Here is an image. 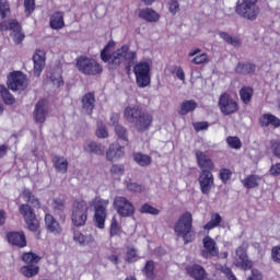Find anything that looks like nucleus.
I'll return each mask as SVG.
<instances>
[{"mask_svg": "<svg viewBox=\"0 0 280 280\" xmlns=\"http://www.w3.org/2000/svg\"><path fill=\"white\" fill-rule=\"evenodd\" d=\"M109 47V45H106L101 51V60L108 62L110 69H118V67L124 65L125 71L130 73L132 67H135V62H137V51L130 50L128 45H124L110 55L108 54Z\"/></svg>", "mask_w": 280, "mask_h": 280, "instance_id": "nucleus-1", "label": "nucleus"}, {"mask_svg": "<svg viewBox=\"0 0 280 280\" xmlns=\"http://www.w3.org/2000/svg\"><path fill=\"white\" fill-rule=\"evenodd\" d=\"M194 228V218L191 212L183 213L175 223L174 232L177 237H183L185 244L194 242L196 233L191 230Z\"/></svg>", "mask_w": 280, "mask_h": 280, "instance_id": "nucleus-2", "label": "nucleus"}, {"mask_svg": "<svg viewBox=\"0 0 280 280\" xmlns=\"http://www.w3.org/2000/svg\"><path fill=\"white\" fill-rule=\"evenodd\" d=\"M258 0H238L235 5V13L246 21H257L259 16Z\"/></svg>", "mask_w": 280, "mask_h": 280, "instance_id": "nucleus-3", "label": "nucleus"}, {"mask_svg": "<svg viewBox=\"0 0 280 280\" xmlns=\"http://www.w3.org/2000/svg\"><path fill=\"white\" fill-rule=\"evenodd\" d=\"M110 201L108 199H102L101 197H95L90 206L94 208V224L97 229H105L106 218L108 215L106 209Z\"/></svg>", "mask_w": 280, "mask_h": 280, "instance_id": "nucleus-4", "label": "nucleus"}, {"mask_svg": "<svg viewBox=\"0 0 280 280\" xmlns=\"http://www.w3.org/2000/svg\"><path fill=\"white\" fill-rule=\"evenodd\" d=\"M75 67L80 73H83V75H100L102 71H104L102 65H100L97 60L86 56L77 58Z\"/></svg>", "mask_w": 280, "mask_h": 280, "instance_id": "nucleus-5", "label": "nucleus"}, {"mask_svg": "<svg viewBox=\"0 0 280 280\" xmlns=\"http://www.w3.org/2000/svg\"><path fill=\"white\" fill-rule=\"evenodd\" d=\"M89 218V203L86 201H75L72 206L71 220L74 226H84Z\"/></svg>", "mask_w": 280, "mask_h": 280, "instance_id": "nucleus-6", "label": "nucleus"}, {"mask_svg": "<svg viewBox=\"0 0 280 280\" xmlns=\"http://www.w3.org/2000/svg\"><path fill=\"white\" fill-rule=\"evenodd\" d=\"M133 73L136 77V83L139 89H145L150 86V62L139 61L133 66Z\"/></svg>", "mask_w": 280, "mask_h": 280, "instance_id": "nucleus-7", "label": "nucleus"}, {"mask_svg": "<svg viewBox=\"0 0 280 280\" xmlns=\"http://www.w3.org/2000/svg\"><path fill=\"white\" fill-rule=\"evenodd\" d=\"M113 207L120 218L135 215V205L124 196H116L113 201Z\"/></svg>", "mask_w": 280, "mask_h": 280, "instance_id": "nucleus-8", "label": "nucleus"}, {"mask_svg": "<svg viewBox=\"0 0 280 280\" xmlns=\"http://www.w3.org/2000/svg\"><path fill=\"white\" fill-rule=\"evenodd\" d=\"M20 213L21 215H23L28 231H33V232L38 231V226H40V223L36 218V212H34L30 203H22L20 206Z\"/></svg>", "mask_w": 280, "mask_h": 280, "instance_id": "nucleus-9", "label": "nucleus"}, {"mask_svg": "<svg viewBox=\"0 0 280 280\" xmlns=\"http://www.w3.org/2000/svg\"><path fill=\"white\" fill-rule=\"evenodd\" d=\"M218 106L222 113V115L229 116L235 114L238 110L240 106L237 102L231 97L228 93H224L220 96Z\"/></svg>", "mask_w": 280, "mask_h": 280, "instance_id": "nucleus-10", "label": "nucleus"}, {"mask_svg": "<svg viewBox=\"0 0 280 280\" xmlns=\"http://www.w3.org/2000/svg\"><path fill=\"white\" fill-rule=\"evenodd\" d=\"M203 249L201 250V257L209 259V257H218L220 255V248L218 243L211 236L202 238Z\"/></svg>", "mask_w": 280, "mask_h": 280, "instance_id": "nucleus-11", "label": "nucleus"}, {"mask_svg": "<svg viewBox=\"0 0 280 280\" xmlns=\"http://www.w3.org/2000/svg\"><path fill=\"white\" fill-rule=\"evenodd\" d=\"M2 30H10L11 31V37L13 38V42L15 45H21L23 43V39L25 38V34L21 32V25L18 21L11 20L9 23L3 22L1 24Z\"/></svg>", "mask_w": 280, "mask_h": 280, "instance_id": "nucleus-12", "label": "nucleus"}, {"mask_svg": "<svg viewBox=\"0 0 280 280\" xmlns=\"http://www.w3.org/2000/svg\"><path fill=\"white\" fill-rule=\"evenodd\" d=\"M198 182L200 185L201 194H203L205 196H209L214 185L213 173H211V171L208 170L201 171Z\"/></svg>", "mask_w": 280, "mask_h": 280, "instance_id": "nucleus-13", "label": "nucleus"}, {"mask_svg": "<svg viewBox=\"0 0 280 280\" xmlns=\"http://www.w3.org/2000/svg\"><path fill=\"white\" fill-rule=\"evenodd\" d=\"M8 88L11 91H25V89H27V79L25 78V74L21 72L12 73L8 82Z\"/></svg>", "mask_w": 280, "mask_h": 280, "instance_id": "nucleus-14", "label": "nucleus"}, {"mask_svg": "<svg viewBox=\"0 0 280 280\" xmlns=\"http://www.w3.org/2000/svg\"><path fill=\"white\" fill-rule=\"evenodd\" d=\"M47 115H49V107L47 106V101H38L33 112V117L36 124H45V121H47Z\"/></svg>", "mask_w": 280, "mask_h": 280, "instance_id": "nucleus-15", "label": "nucleus"}, {"mask_svg": "<svg viewBox=\"0 0 280 280\" xmlns=\"http://www.w3.org/2000/svg\"><path fill=\"white\" fill-rule=\"evenodd\" d=\"M154 118L151 116L148 112H142L138 119L133 122V127L137 130V132H145L147 130H150L152 127V121Z\"/></svg>", "mask_w": 280, "mask_h": 280, "instance_id": "nucleus-16", "label": "nucleus"}, {"mask_svg": "<svg viewBox=\"0 0 280 280\" xmlns=\"http://www.w3.org/2000/svg\"><path fill=\"white\" fill-rule=\"evenodd\" d=\"M235 265L242 270H250L253 268V261L248 259V254L244 247H238L236 249Z\"/></svg>", "mask_w": 280, "mask_h": 280, "instance_id": "nucleus-17", "label": "nucleus"}, {"mask_svg": "<svg viewBox=\"0 0 280 280\" xmlns=\"http://www.w3.org/2000/svg\"><path fill=\"white\" fill-rule=\"evenodd\" d=\"M72 240L78 246H91V244L95 243V236L92 234H84L75 229H72Z\"/></svg>", "mask_w": 280, "mask_h": 280, "instance_id": "nucleus-18", "label": "nucleus"}, {"mask_svg": "<svg viewBox=\"0 0 280 280\" xmlns=\"http://www.w3.org/2000/svg\"><path fill=\"white\" fill-rule=\"evenodd\" d=\"M195 156L197 159V165L200 167L201 172H205V170L211 172L213 167H215L213 160H211L207 153L202 151H196Z\"/></svg>", "mask_w": 280, "mask_h": 280, "instance_id": "nucleus-19", "label": "nucleus"}, {"mask_svg": "<svg viewBox=\"0 0 280 280\" xmlns=\"http://www.w3.org/2000/svg\"><path fill=\"white\" fill-rule=\"evenodd\" d=\"M81 112L83 115H93L95 108V94L93 92L86 93L81 100Z\"/></svg>", "mask_w": 280, "mask_h": 280, "instance_id": "nucleus-20", "label": "nucleus"}, {"mask_svg": "<svg viewBox=\"0 0 280 280\" xmlns=\"http://www.w3.org/2000/svg\"><path fill=\"white\" fill-rule=\"evenodd\" d=\"M124 147L119 143H112L106 151V159L108 161L115 162L119 159H124L125 155Z\"/></svg>", "mask_w": 280, "mask_h": 280, "instance_id": "nucleus-21", "label": "nucleus"}, {"mask_svg": "<svg viewBox=\"0 0 280 280\" xmlns=\"http://www.w3.org/2000/svg\"><path fill=\"white\" fill-rule=\"evenodd\" d=\"M7 240L12 246H18L19 248H25L27 246V240L25 238V233L23 232H9L7 234Z\"/></svg>", "mask_w": 280, "mask_h": 280, "instance_id": "nucleus-22", "label": "nucleus"}, {"mask_svg": "<svg viewBox=\"0 0 280 280\" xmlns=\"http://www.w3.org/2000/svg\"><path fill=\"white\" fill-rule=\"evenodd\" d=\"M83 150L89 154H97L98 156H102L106 152V147L93 140H88L83 144Z\"/></svg>", "mask_w": 280, "mask_h": 280, "instance_id": "nucleus-23", "label": "nucleus"}, {"mask_svg": "<svg viewBox=\"0 0 280 280\" xmlns=\"http://www.w3.org/2000/svg\"><path fill=\"white\" fill-rule=\"evenodd\" d=\"M142 113L143 110L139 105H132L125 108L124 117L129 124H135Z\"/></svg>", "mask_w": 280, "mask_h": 280, "instance_id": "nucleus-24", "label": "nucleus"}, {"mask_svg": "<svg viewBox=\"0 0 280 280\" xmlns=\"http://www.w3.org/2000/svg\"><path fill=\"white\" fill-rule=\"evenodd\" d=\"M34 62V75L37 78L43 73V69H45V52L43 50H37L33 56Z\"/></svg>", "mask_w": 280, "mask_h": 280, "instance_id": "nucleus-25", "label": "nucleus"}, {"mask_svg": "<svg viewBox=\"0 0 280 280\" xmlns=\"http://www.w3.org/2000/svg\"><path fill=\"white\" fill-rule=\"evenodd\" d=\"M259 125L261 126V128H268V126L279 128L280 119L272 114H264L259 117Z\"/></svg>", "mask_w": 280, "mask_h": 280, "instance_id": "nucleus-26", "label": "nucleus"}, {"mask_svg": "<svg viewBox=\"0 0 280 280\" xmlns=\"http://www.w3.org/2000/svg\"><path fill=\"white\" fill-rule=\"evenodd\" d=\"M138 16L148 23H156L161 19V15L150 8L141 9Z\"/></svg>", "mask_w": 280, "mask_h": 280, "instance_id": "nucleus-27", "label": "nucleus"}, {"mask_svg": "<svg viewBox=\"0 0 280 280\" xmlns=\"http://www.w3.org/2000/svg\"><path fill=\"white\" fill-rule=\"evenodd\" d=\"M45 224L47 231L49 233H54L55 235H60L62 233V228H60V223L57 222V220L51 214L45 215Z\"/></svg>", "mask_w": 280, "mask_h": 280, "instance_id": "nucleus-28", "label": "nucleus"}, {"mask_svg": "<svg viewBox=\"0 0 280 280\" xmlns=\"http://www.w3.org/2000/svg\"><path fill=\"white\" fill-rule=\"evenodd\" d=\"M187 272L192 279L196 280H206L207 279V271L200 265H192L187 268Z\"/></svg>", "mask_w": 280, "mask_h": 280, "instance_id": "nucleus-29", "label": "nucleus"}, {"mask_svg": "<svg viewBox=\"0 0 280 280\" xmlns=\"http://www.w3.org/2000/svg\"><path fill=\"white\" fill-rule=\"evenodd\" d=\"M52 165L59 174H67V170H69V161L63 156L55 155L52 158Z\"/></svg>", "mask_w": 280, "mask_h": 280, "instance_id": "nucleus-30", "label": "nucleus"}, {"mask_svg": "<svg viewBox=\"0 0 280 280\" xmlns=\"http://www.w3.org/2000/svg\"><path fill=\"white\" fill-rule=\"evenodd\" d=\"M51 30H62L65 27V13L57 11L50 16Z\"/></svg>", "mask_w": 280, "mask_h": 280, "instance_id": "nucleus-31", "label": "nucleus"}, {"mask_svg": "<svg viewBox=\"0 0 280 280\" xmlns=\"http://www.w3.org/2000/svg\"><path fill=\"white\" fill-rule=\"evenodd\" d=\"M200 51H202L200 48H196L195 50H190L188 52L189 58H194L195 56V58L191 60L192 65H205V62L209 60V56L207 55V52L200 54Z\"/></svg>", "mask_w": 280, "mask_h": 280, "instance_id": "nucleus-32", "label": "nucleus"}, {"mask_svg": "<svg viewBox=\"0 0 280 280\" xmlns=\"http://www.w3.org/2000/svg\"><path fill=\"white\" fill-rule=\"evenodd\" d=\"M198 108V103L194 100H186L180 103L178 115H189V113H194V110Z\"/></svg>", "mask_w": 280, "mask_h": 280, "instance_id": "nucleus-33", "label": "nucleus"}, {"mask_svg": "<svg viewBox=\"0 0 280 280\" xmlns=\"http://www.w3.org/2000/svg\"><path fill=\"white\" fill-rule=\"evenodd\" d=\"M257 66L255 63H237L235 71L241 75H248L250 73H255Z\"/></svg>", "mask_w": 280, "mask_h": 280, "instance_id": "nucleus-34", "label": "nucleus"}, {"mask_svg": "<svg viewBox=\"0 0 280 280\" xmlns=\"http://www.w3.org/2000/svg\"><path fill=\"white\" fill-rule=\"evenodd\" d=\"M22 196L24 200L28 202V205H32V207H34L35 209L40 208V201L38 200V198H36V196H34V194H32V190L24 188L22 191Z\"/></svg>", "mask_w": 280, "mask_h": 280, "instance_id": "nucleus-35", "label": "nucleus"}, {"mask_svg": "<svg viewBox=\"0 0 280 280\" xmlns=\"http://www.w3.org/2000/svg\"><path fill=\"white\" fill-rule=\"evenodd\" d=\"M220 38L228 43V45H232V47H241L242 46V39L238 37H233L231 34L226 32H220L219 33Z\"/></svg>", "mask_w": 280, "mask_h": 280, "instance_id": "nucleus-36", "label": "nucleus"}, {"mask_svg": "<svg viewBox=\"0 0 280 280\" xmlns=\"http://www.w3.org/2000/svg\"><path fill=\"white\" fill-rule=\"evenodd\" d=\"M125 261H127V264H135V261H139V250H137L135 246H127Z\"/></svg>", "mask_w": 280, "mask_h": 280, "instance_id": "nucleus-37", "label": "nucleus"}, {"mask_svg": "<svg viewBox=\"0 0 280 280\" xmlns=\"http://www.w3.org/2000/svg\"><path fill=\"white\" fill-rule=\"evenodd\" d=\"M133 161L141 167H148V165L152 163V158L148 154L138 152L133 154Z\"/></svg>", "mask_w": 280, "mask_h": 280, "instance_id": "nucleus-38", "label": "nucleus"}, {"mask_svg": "<svg viewBox=\"0 0 280 280\" xmlns=\"http://www.w3.org/2000/svg\"><path fill=\"white\" fill-rule=\"evenodd\" d=\"M259 180H261L259 176L249 175L245 179H243L242 183L246 189H255V187H259Z\"/></svg>", "mask_w": 280, "mask_h": 280, "instance_id": "nucleus-39", "label": "nucleus"}, {"mask_svg": "<svg viewBox=\"0 0 280 280\" xmlns=\"http://www.w3.org/2000/svg\"><path fill=\"white\" fill-rule=\"evenodd\" d=\"M221 223L222 217L220 215V213H212L210 221L206 225H203V229L206 231H211V229L220 226Z\"/></svg>", "mask_w": 280, "mask_h": 280, "instance_id": "nucleus-40", "label": "nucleus"}, {"mask_svg": "<svg viewBox=\"0 0 280 280\" xmlns=\"http://www.w3.org/2000/svg\"><path fill=\"white\" fill-rule=\"evenodd\" d=\"M39 270L40 269L36 265H27L21 268L22 275H24V277H27V279H32V277H36Z\"/></svg>", "mask_w": 280, "mask_h": 280, "instance_id": "nucleus-41", "label": "nucleus"}, {"mask_svg": "<svg viewBox=\"0 0 280 280\" xmlns=\"http://www.w3.org/2000/svg\"><path fill=\"white\" fill-rule=\"evenodd\" d=\"M0 94L4 104H8L9 106H11V104H14V96L10 94V91L4 85H0Z\"/></svg>", "mask_w": 280, "mask_h": 280, "instance_id": "nucleus-42", "label": "nucleus"}, {"mask_svg": "<svg viewBox=\"0 0 280 280\" xmlns=\"http://www.w3.org/2000/svg\"><path fill=\"white\" fill-rule=\"evenodd\" d=\"M22 260L25 264H27V266H36V264L40 261V258L38 257V255L34 253H26V254H23Z\"/></svg>", "mask_w": 280, "mask_h": 280, "instance_id": "nucleus-43", "label": "nucleus"}, {"mask_svg": "<svg viewBox=\"0 0 280 280\" xmlns=\"http://www.w3.org/2000/svg\"><path fill=\"white\" fill-rule=\"evenodd\" d=\"M253 89L245 86L240 91L241 100L244 104H249L250 100H253Z\"/></svg>", "mask_w": 280, "mask_h": 280, "instance_id": "nucleus-44", "label": "nucleus"}, {"mask_svg": "<svg viewBox=\"0 0 280 280\" xmlns=\"http://www.w3.org/2000/svg\"><path fill=\"white\" fill-rule=\"evenodd\" d=\"M125 170L124 164H113L109 168V174L113 178H119V176H124Z\"/></svg>", "mask_w": 280, "mask_h": 280, "instance_id": "nucleus-45", "label": "nucleus"}, {"mask_svg": "<svg viewBox=\"0 0 280 280\" xmlns=\"http://www.w3.org/2000/svg\"><path fill=\"white\" fill-rule=\"evenodd\" d=\"M140 213H149V215H159L161 210L154 208L150 203H144L139 209Z\"/></svg>", "mask_w": 280, "mask_h": 280, "instance_id": "nucleus-46", "label": "nucleus"}, {"mask_svg": "<svg viewBox=\"0 0 280 280\" xmlns=\"http://www.w3.org/2000/svg\"><path fill=\"white\" fill-rule=\"evenodd\" d=\"M142 272L148 279H154V261H147L144 268L142 269Z\"/></svg>", "mask_w": 280, "mask_h": 280, "instance_id": "nucleus-47", "label": "nucleus"}, {"mask_svg": "<svg viewBox=\"0 0 280 280\" xmlns=\"http://www.w3.org/2000/svg\"><path fill=\"white\" fill-rule=\"evenodd\" d=\"M120 231H121V225H119V222H117V218L113 217L110 229H109L110 237H115V235H119Z\"/></svg>", "mask_w": 280, "mask_h": 280, "instance_id": "nucleus-48", "label": "nucleus"}, {"mask_svg": "<svg viewBox=\"0 0 280 280\" xmlns=\"http://www.w3.org/2000/svg\"><path fill=\"white\" fill-rule=\"evenodd\" d=\"M10 15V4L8 0H0V16L1 19H5Z\"/></svg>", "mask_w": 280, "mask_h": 280, "instance_id": "nucleus-49", "label": "nucleus"}, {"mask_svg": "<svg viewBox=\"0 0 280 280\" xmlns=\"http://www.w3.org/2000/svg\"><path fill=\"white\" fill-rule=\"evenodd\" d=\"M115 132L118 139H121L122 141H128V130H126L124 126L116 125Z\"/></svg>", "mask_w": 280, "mask_h": 280, "instance_id": "nucleus-50", "label": "nucleus"}, {"mask_svg": "<svg viewBox=\"0 0 280 280\" xmlns=\"http://www.w3.org/2000/svg\"><path fill=\"white\" fill-rule=\"evenodd\" d=\"M127 189L128 191H132L133 194H141L145 190V188L142 185L137 184L135 182L127 184Z\"/></svg>", "mask_w": 280, "mask_h": 280, "instance_id": "nucleus-51", "label": "nucleus"}, {"mask_svg": "<svg viewBox=\"0 0 280 280\" xmlns=\"http://www.w3.org/2000/svg\"><path fill=\"white\" fill-rule=\"evenodd\" d=\"M226 143L234 150H240V148H242V141L237 137H228Z\"/></svg>", "mask_w": 280, "mask_h": 280, "instance_id": "nucleus-52", "label": "nucleus"}, {"mask_svg": "<svg viewBox=\"0 0 280 280\" xmlns=\"http://www.w3.org/2000/svg\"><path fill=\"white\" fill-rule=\"evenodd\" d=\"M24 8L27 16L36 9V0H24Z\"/></svg>", "mask_w": 280, "mask_h": 280, "instance_id": "nucleus-53", "label": "nucleus"}, {"mask_svg": "<svg viewBox=\"0 0 280 280\" xmlns=\"http://www.w3.org/2000/svg\"><path fill=\"white\" fill-rule=\"evenodd\" d=\"M97 126L96 136L98 139H106V137H108V130H106V126H104L102 122H97Z\"/></svg>", "mask_w": 280, "mask_h": 280, "instance_id": "nucleus-54", "label": "nucleus"}, {"mask_svg": "<svg viewBox=\"0 0 280 280\" xmlns=\"http://www.w3.org/2000/svg\"><path fill=\"white\" fill-rule=\"evenodd\" d=\"M168 10L171 12V14H177L178 11L180 10V4L178 3L177 0H171L168 2Z\"/></svg>", "mask_w": 280, "mask_h": 280, "instance_id": "nucleus-55", "label": "nucleus"}, {"mask_svg": "<svg viewBox=\"0 0 280 280\" xmlns=\"http://www.w3.org/2000/svg\"><path fill=\"white\" fill-rule=\"evenodd\" d=\"M232 175H233V173L229 168L220 170V178H221L222 183H226L228 180H230Z\"/></svg>", "mask_w": 280, "mask_h": 280, "instance_id": "nucleus-56", "label": "nucleus"}, {"mask_svg": "<svg viewBox=\"0 0 280 280\" xmlns=\"http://www.w3.org/2000/svg\"><path fill=\"white\" fill-rule=\"evenodd\" d=\"M270 145H271V150L273 152V154L280 159V140H271L270 141Z\"/></svg>", "mask_w": 280, "mask_h": 280, "instance_id": "nucleus-57", "label": "nucleus"}, {"mask_svg": "<svg viewBox=\"0 0 280 280\" xmlns=\"http://www.w3.org/2000/svg\"><path fill=\"white\" fill-rule=\"evenodd\" d=\"M271 259L276 264H280V246H276L271 249Z\"/></svg>", "mask_w": 280, "mask_h": 280, "instance_id": "nucleus-58", "label": "nucleus"}, {"mask_svg": "<svg viewBox=\"0 0 280 280\" xmlns=\"http://www.w3.org/2000/svg\"><path fill=\"white\" fill-rule=\"evenodd\" d=\"M221 272L230 280H237V277H235V273H233V270L229 267H221Z\"/></svg>", "mask_w": 280, "mask_h": 280, "instance_id": "nucleus-59", "label": "nucleus"}, {"mask_svg": "<svg viewBox=\"0 0 280 280\" xmlns=\"http://www.w3.org/2000/svg\"><path fill=\"white\" fill-rule=\"evenodd\" d=\"M196 132H200L201 130H208L209 129V122L201 121V122H195L192 124Z\"/></svg>", "mask_w": 280, "mask_h": 280, "instance_id": "nucleus-60", "label": "nucleus"}, {"mask_svg": "<svg viewBox=\"0 0 280 280\" xmlns=\"http://www.w3.org/2000/svg\"><path fill=\"white\" fill-rule=\"evenodd\" d=\"M247 280H264V276L261 275V271L252 269L250 276L247 278Z\"/></svg>", "mask_w": 280, "mask_h": 280, "instance_id": "nucleus-61", "label": "nucleus"}, {"mask_svg": "<svg viewBox=\"0 0 280 280\" xmlns=\"http://www.w3.org/2000/svg\"><path fill=\"white\" fill-rule=\"evenodd\" d=\"M54 209L56 211H65V201L62 199H56L54 201Z\"/></svg>", "mask_w": 280, "mask_h": 280, "instance_id": "nucleus-62", "label": "nucleus"}, {"mask_svg": "<svg viewBox=\"0 0 280 280\" xmlns=\"http://www.w3.org/2000/svg\"><path fill=\"white\" fill-rule=\"evenodd\" d=\"M109 124L112 126H115V128H116L118 126L117 124H119V114H117V113L110 114Z\"/></svg>", "mask_w": 280, "mask_h": 280, "instance_id": "nucleus-63", "label": "nucleus"}, {"mask_svg": "<svg viewBox=\"0 0 280 280\" xmlns=\"http://www.w3.org/2000/svg\"><path fill=\"white\" fill-rule=\"evenodd\" d=\"M270 174L271 176H280V163L271 166Z\"/></svg>", "mask_w": 280, "mask_h": 280, "instance_id": "nucleus-64", "label": "nucleus"}]
</instances>
